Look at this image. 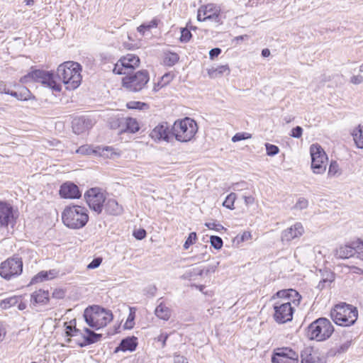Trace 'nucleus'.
<instances>
[{
    "instance_id": "obj_45",
    "label": "nucleus",
    "mask_w": 363,
    "mask_h": 363,
    "mask_svg": "<svg viewBox=\"0 0 363 363\" xmlns=\"http://www.w3.org/2000/svg\"><path fill=\"white\" fill-rule=\"evenodd\" d=\"M230 188L233 191H242L248 189V184L244 181L233 183Z\"/></svg>"
},
{
    "instance_id": "obj_1",
    "label": "nucleus",
    "mask_w": 363,
    "mask_h": 363,
    "mask_svg": "<svg viewBox=\"0 0 363 363\" xmlns=\"http://www.w3.org/2000/svg\"><path fill=\"white\" fill-rule=\"evenodd\" d=\"M276 296L278 298H284V300L277 301L274 305V318L278 323H285L291 321L293 318L294 308L291 301L294 304L299 303L301 296L294 289L279 291Z\"/></svg>"
},
{
    "instance_id": "obj_41",
    "label": "nucleus",
    "mask_w": 363,
    "mask_h": 363,
    "mask_svg": "<svg viewBox=\"0 0 363 363\" xmlns=\"http://www.w3.org/2000/svg\"><path fill=\"white\" fill-rule=\"evenodd\" d=\"M210 242L216 250H220L223 246V240L218 236L211 235L210 238Z\"/></svg>"
},
{
    "instance_id": "obj_42",
    "label": "nucleus",
    "mask_w": 363,
    "mask_h": 363,
    "mask_svg": "<svg viewBox=\"0 0 363 363\" xmlns=\"http://www.w3.org/2000/svg\"><path fill=\"white\" fill-rule=\"evenodd\" d=\"M197 240V236H196V233L193 232V233H191L187 239L186 240L184 244V248L185 250H187L189 249V247L192 245L193 244H194L196 242V240Z\"/></svg>"
},
{
    "instance_id": "obj_62",
    "label": "nucleus",
    "mask_w": 363,
    "mask_h": 363,
    "mask_svg": "<svg viewBox=\"0 0 363 363\" xmlns=\"http://www.w3.org/2000/svg\"><path fill=\"white\" fill-rule=\"evenodd\" d=\"M349 268H350V272H352V273L357 274H363V269L359 268V267H358L351 266Z\"/></svg>"
},
{
    "instance_id": "obj_59",
    "label": "nucleus",
    "mask_w": 363,
    "mask_h": 363,
    "mask_svg": "<svg viewBox=\"0 0 363 363\" xmlns=\"http://www.w3.org/2000/svg\"><path fill=\"white\" fill-rule=\"evenodd\" d=\"M221 52V50L218 48H213L209 52V56L211 59H213L218 57Z\"/></svg>"
},
{
    "instance_id": "obj_35",
    "label": "nucleus",
    "mask_w": 363,
    "mask_h": 363,
    "mask_svg": "<svg viewBox=\"0 0 363 363\" xmlns=\"http://www.w3.org/2000/svg\"><path fill=\"white\" fill-rule=\"evenodd\" d=\"M18 300L19 298L16 296L5 298L1 301L0 306L4 309L9 308L15 306L18 303Z\"/></svg>"
},
{
    "instance_id": "obj_16",
    "label": "nucleus",
    "mask_w": 363,
    "mask_h": 363,
    "mask_svg": "<svg viewBox=\"0 0 363 363\" xmlns=\"http://www.w3.org/2000/svg\"><path fill=\"white\" fill-rule=\"evenodd\" d=\"M150 136L156 142L165 141L169 143L172 138L167 123H162L155 126L151 131Z\"/></svg>"
},
{
    "instance_id": "obj_55",
    "label": "nucleus",
    "mask_w": 363,
    "mask_h": 363,
    "mask_svg": "<svg viewBox=\"0 0 363 363\" xmlns=\"http://www.w3.org/2000/svg\"><path fill=\"white\" fill-rule=\"evenodd\" d=\"M205 225L211 230H215L216 231H219L220 230H223L224 228L220 225L217 224L216 223H206Z\"/></svg>"
},
{
    "instance_id": "obj_36",
    "label": "nucleus",
    "mask_w": 363,
    "mask_h": 363,
    "mask_svg": "<svg viewBox=\"0 0 363 363\" xmlns=\"http://www.w3.org/2000/svg\"><path fill=\"white\" fill-rule=\"evenodd\" d=\"M354 250L356 252V257L363 261V240L358 239L354 241Z\"/></svg>"
},
{
    "instance_id": "obj_31",
    "label": "nucleus",
    "mask_w": 363,
    "mask_h": 363,
    "mask_svg": "<svg viewBox=\"0 0 363 363\" xmlns=\"http://www.w3.org/2000/svg\"><path fill=\"white\" fill-rule=\"evenodd\" d=\"M322 276V279L318 285V288L320 290L325 288L326 286H328L334 281L335 279L333 273L328 271L323 273Z\"/></svg>"
},
{
    "instance_id": "obj_37",
    "label": "nucleus",
    "mask_w": 363,
    "mask_h": 363,
    "mask_svg": "<svg viewBox=\"0 0 363 363\" xmlns=\"http://www.w3.org/2000/svg\"><path fill=\"white\" fill-rule=\"evenodd\" d=\"M135 312H134V308H130V314L126 320V321L125 322L124 325H123V328L125 329H132L133 327H134V325H135Z\"/></svg>"
},
{
    "instance_id": "obj_23",
    "label": "nucleus",
    "mask_w": 363,
    "mask_h": 363,
    "mask_svg": "<svg viewBox=\"0 0 363 363\" xmlns=\"http://www.w3.org/2000/svg\"><path fill=\"white\" fill-rule=\"evenodd\" d=\"M94 155L104 158L115 159L120 156V152L112 147H96L94 150Z\"/></svg>"
},
{
    "instance_id": "obj_57",
    "label": "nucleus",
    "mask_w": 363,
    "mask_h": 363,
    "mask_svg": "<svg viewBox=\"0 0 363 363\" xmlns=\"http://www.w3.org/2000/svg\"><path fill=\"white\" fill-rule=\"evenodd\" d=\"M246 138H248V136H245V133H236L233 138H232V141L235 143V142H238V141H240V140H245Z\"/></svg>"
},
{
    "instance_id": "obj_12",
    "label": "nucleus",
    "mask_w": 363,
    "mask_h": 363,
    "mask_svg": "<svg viewBox=\"0 0 363 363\" xmlns=\"http://www.w3.org/2000/svg\"><path fill=\"white\" fill-rule=\"evenodd\" d=\"M84 197L91 209L98 214L102 212L106 198L101 189L91 188L85 193Z\"/></svg>"
},
{
    "instance_id": "obj_5",
    "label": "nucleus",
    "mask_w": 363,
    "mask_h": 363,
    "mask_svg": "<svg viewBox=\"0 0 363 363\" xmlns=\"http://www.w3.org/2000/svg\"><path fill=\"white\" fill-rule=\"evenodd\" d=\"M330 317L335 324L340 326L352 325L358 317L356 307L342 303L337 304L330 311Z\"/></svg>"
},
{
    "instance_id": "obj_9",
    "label": "nucleus",
    "mask_w": 363,
    "mask_h": 363,
    "mask_svg": "<svg viewBox=\"0 0 363 363\" xmlns=\"http://www.w3.org/2000/svg\"><path fill=\"white\" fill-rule=\"evenodd\" d=\"M334 332L331 322L325 318H320L313 321L308 328V335L311 339L323 341L329 338Z\"/></svg>"
},
{
    "instance_id": "obj_50",
    "label": "nucleus",
    "mask_w": 363,
    "mask_h": 363,
    "mask_svg": "<svg viewBox=\"0 0 363 363\" xmlns=\"http://www.w3.org/2000/svg\"><path fill=\"white\" fill-rule=\"evenodd\" d=\"M303 134V128L301 126H296L291 130L290 135L295 138H300Z\"/></svg>"
},
{
    "instance_id": "obj_44",
    "label": "nucleus",
    "mask_w": 363,
    "mask_h": 363,
    "mask_svg": "<svg viewBox=\"0 0 363 363\" xmlns=\"http://www.w3.org/2000/svg\"><path fill=\"white\" fill-rule=\"evenodd\" d=\"M179 60V56L176 53H169L165 57V62L169 65H174Z\"/></svg>"
},
{
    "instance_id": "obj_19",
    "label": "nucleus",
    "mask_w": 363,
    "mask_h": 363,
    "mask_svg": "<svg viewBox=\"0 0 363 363\" xmlns=\"http://www.w3.org/2000/svg\"><path fill=\"white\" fill-rule=\"evenodd\" d=\"M304 228L303 225L298 222L294 225L284 230L281 233V240L289 242L294 238H298L303 235Z\"/></svg>"
},
{
    "instance_id": "obj_48",
    "label": "nucleus",
    "mask_w": 363,
    "mask_h": 363,
    "mask_svg": "<svg viewBox=\"0 0 363 363\" xmlns=\"http://www.w3.org/2000/svg\"><path fill=\"white\" fill-rule=\"evenodd\" d=\"M191 37V32L186 28H182L181 30L180 40L182 42H187Z\"/></svg>"
},
{
    "instance_id": "obj_7",
    "label": "nucleus",
    "mask_w": 363,
    "mask_h": 363,
    "mask_svg": "<svg viewBox=\"0 0 363 363\" xmlns=\"http://www.w3.org/2000/svg\"><path fill=\"white\" fill-rule=\"evenodd\" d=\"M86 323L91 328L99 329L105 327L113 319L112 313L99 306L86 308L84 312Z\"/></svg>"
},
{
    "instance_id": "obj_17",
    "label": "nucleus",
    "mask_w": 363,
    "mask_h": 363,
    "mask_svg": "<svg viewBox=\"0 0 363 363\" xmlns=\"http://www.w3.org/2000/svg\"><path fill=\"white\" fill-rule=\"evenodd\" d=\"M60 195L64 199H79L81 196V192L79 187L72 182H65L61 185L60 189Z\"/></svg>"
},
{
    "instance_id": "obj_10",
    "label": "nucleus",
    "mask_w": 363,
    "mask_h": 363,
    "mask_svg": "<svg viewBox=\"0 0 363 363\" xmlns=\"http://www.w3.org/2000/svg\"><path fill=\"white\" fill-rule=\"evenodd\" d=\"M311 168L315 174H323L326 169L327 155L318 144H313L310 147Z\"/></svg>"
},
{
    "instance_id": "obj_28",
    "label": "nucleus",
    "mask_w": 363,
    "mask_h": 363,
    "mask_svg": "<svg viewBox=\"0 0 363 363\" xmlns=\"http://www.w3.org/2000/svg\"><path fill=\"white\" fill-rule=\"evenodd\" d=\"M352 340H347L339 346L331 348L328 352V355L335 357L345 353L352 345Z\"/></svg>"
},
{
    "instance_id": "obj_58",
    "label": "nucleus",
    "mask_w": 363,
    "mask_h": 363,
    "mask_svg": "<svg viewBox=\"0 0 363 363\" xmlns=\"http://www.w3.org/2000/svg\"><path fill=\"white\" fill-rule=\"evenodd\" d=\"M174 363H189L187 359L182 355L176 354L174 357Z\"/></svg>"
},
{
    "instance_id": "obj_38",
    "label": "nucleus",
    "mask_w": 363,
    "mask_h": 363,
    "mask_svg": "<svg viewBox=\"0 0 363 363\" xmlns=\"http://www.w3.org/2000/svg\"><path fill=\"white\" fill-rule=\"evenodd\" d=\"M236 199V194L235 193H230L225 199V201L223 203V205L229 208V209H233L234 208V203Z\"/></svg>"
},
{
    "instance_id": "obj_24",
    "label": "nucleus",
    "mask_w": 363,
    "mask_h": 363,
    "mask_svg": "<svg viewBox=\"0 0 363 363\" xmlns=\"http://www.w3.org/2000/svg\"><path fill=\"white\" fill-rule=\"evenodd\" d=\"M354 255H356L354 250V241L350 245H345L340 246L336 250L335 256L340 259H347Z\"/></svg>"
},
{
    "instance_id": "obj_2",
    "label": "nucleus",
    "mask_w": 363,
    "mask_h": 363,
    "mask_svg": "<svg viewBox=\"0 0 363 363\" xmlns=\"http://www.w3.org/2000/svg\"><path fill=\"white\" fill-rule=\"evenodd\" d=\"M136 58L133 55L128 54L122 57L113 68V72L123 74L122 79L123 86L128 91L136 90Z\"/></svg>"
},
{
    "instance_id": "obj_29",
    "label": "nucleus",
    "mask_w": 363,
    "mask_h": 363,
    "mask_svg": "<svg viewBox=\"0 0 363 363\" xmlns=\"http://www.w3.org/2000/svg\"><path fill=\"white\" fill-rule=\"evenodd\" d=\"M84 331L88 334V335L84 337V342L79 345L81 347H84L86 345L97 342L102 337L101 334L95 333L88 328H86Z\"/></svg>"
},
{
    "instance_id": "obj_14",
    "label": "nucleus",
    "mask_w": 363,
    "mask_h": 363,
    "mask_svg": "<svg viewBox=\"0 0 363 363\" xmlns=\"http://www.w3.org/2000/svg\"><path fill=\"white\" fill-rule=\"evenodd\" d=\"M18 218V211L11 205L0 202V225L1 227H13Z\"/></svg>"
},
{
    "instance_id": "obj_8",
    "label": "nucleus",
    "mask_w": 363,
    "mask_h": 363,
    "mask_svg": "<svg viewBox=\"0 0 363 363\" xmlns=\"http://www.w3.org/2000/svg\"><path fill=\"white\" fill-rule=\"evenodd\" d=\"M20 81L23 84L41 83L43 86L55 91L61 90V84L55 79L53 74L45 70H33L21 77Z\"/></svg>"
},
{
    "instance_id": "obj_47",
    "label": "nucleus",
    "mask_w": 363,
    "mask_h": 363,
    "mask_svg": "<svg viewBox=\"0 0 363 363\" xmlns=\"http://www.w3.org/2000/svg\"><path fill=\"white\" fill-rule=\"evenodd\" d=\"M308 201L304 199V198H300L296 205H295V208H297V209H299V210H303V209H305L308 207Z\"/></svg>"
},
{
    "instance_id": "obj_39",
    "label": "nucleus",
    "mask_w": 363,
    "mask_h": 363,
    "mask_svg": "<svg viewBox=\"0 0 363 363\" xmlns=\"http://www.w3.org/2000/svg\"><path fill=\"white\" fill-rule=\"evenodd\" d=\"M46 280H49L47 272L41 271L32 278L30 284H37Z\"/></svg>"
},
{
    "instance_id": "obj_13",
    "label": "nucleus",
    "mask_w": 363,
    "mask_h": 363,
    "mask_svg": "<svg viewBox=\"0 0 363 363\" xmlns=\"http://www.w3.org/2000/svg\"><path fill=\"white\" fill-rule=\"evenodd\" d=\"M272 362L298 363V354L289 347L277 348L274 352Z\"/></svg>"
},
{
    "instance_id": "obj_40",
    "label": "nucleus",
    "mask_w": 363,
    "mask_h": 363,
    "mask_svg": "<svg viewBox=\"0 0 363 363\" xmlns=\"http://www.w3.org/2000/svg\"><path fill=\"white\" fill-rule=\"evenodd\" d=\"M18 100L27 101L31 98V93L26 87H21L18 91Z\"/></svg>"
},
{
    "instance_id": "obj_4",
    "label": "nucleus",
    "mask_w": 363,
    "mask_h": 363,
    "mask_svg": "<svg viewBox=\"0 0 363 363\" xmlns=\"http://www.w3.org/2000/svg\"><path fill=\"white\" fill-rule=\"evenodd\" d=\"M62 220L65 225L70 229L82 228L89 220L88 210L78 205L66 206L62 213Z\"/></svg>"
},
{
    "instance_id": "obj_49",
    "label": "nucleus",
    "mask_w": 363,
    "mask_h": 363,
    "mask_svg": "<svg viewBox=\"0 0 363 363\" xmlns=\"http://www.w3.org/2000/svg\"><path fill=\"white\" fill-rule=\"evenodd\" d=\"M102 258L101 257H96L86 267L88 269H94L100 266V264L102 262Z\"/></svg>"
},
{
    "instance_id": "obj_51",
    "label": "nucleus",
    "mask_w": 363,
    "mask_h": 363,
    "mask_svg": "<svg viewBox=\"0 0 363 363\" xmlns=\"http://www.w3.org/2000/svg\"><path fill=\"white\" fill-rule=\"evenodd\" d=\"M79 333V330L77 329L75 326L68 325L66 328V334L67 336H75Z\"/></svg>"
},
{
    "instance_id": "obj_43",
    "label": "nucleus",
    "mask_w": 363,
    "mask_h": 363,
    "mask_svg": "<svg viewBox=\"0 0 363 363\" xmlns=\"http://www.w3.org/2000/svg\"><path fill=\"white\" fill-rule=\"evenodd\" d=\"M265 147H266L267 155L269 156H274L277 154H278L279 152V148L277 145L269 144V143H266Z\"/></svg>"
},
{
    "instance_id": "obj_26",
    "label": "nucleus",
    "mask_w": 363,
    "mask_h": 363,
    "mask_svg": "<svg viewBox=\"0 0 363 363\" xmlns=\"http://www.w3.org/2000/svg\"><path fill=\"white\" fill-rule=\"evenodd\" d=\"M118 127L121 128L120 133L130 132L134 133L136 131V121L129 117L123 118L119 121Z\"/></svg>"
},
{
    "instance_id": "obj_3",
    "label": "nucleus",
    "mask_w": 363,
    "mask_h": 363,
    "mask_svg": "<svg viewBox=\"0 0 363 363\" xmlns=\"http://www.w3.org/2000/svg\"><path fill=\"white\" fill-rule=\"evenodd\" d=\"M81 72L82 67L78 62L67 61L58 66L57 75L62 79L67 89L74 90L81 84Z\"/></svg>"
},
{
    "instance_id": "obj_6",
    "label": "nucleus",
    "mask_w": 363,
    "mask_h": 363,
    "mask_svg": "<svg viewBox=\"0 0 363 363\" xmlns=\"http://www.w3.org/2000/svg\"><path fill=\"white\" fill-rule=\"evenodd\" d=\"M197 131V123L189 117L176 121L172 128V135L181 143H187L193 140Z\"/></svg>"
},
{
    "instance_id": "obj_15",
    "label": "nucleus",
    "mask_w": 363,
    "mask_h": 363,
    "mask_svg": "<svg viewBox=\"0 0 363 363\" xmlns=\"http://www.w3.org/2000/svg\"><path fill=\"white\" fill-rule=\"evenodd\" d=\"M220 9L214 4H210L201 6L198 10L197 19L199 21L210 20L219 21Z\"/></svg>"
},
{
    "instance_id": "obj_52",
    "label": "nucleus",
    "mask_w": 363,
    "mask_h": 363,
    "mask_svg": "<svg viewBox=\"0 0 363 363\" xmlns=\"http://www.w3.org/2000/svg\"><path fill=\"white\" fill-rule=\"evenodd\" d=\"M350 82L354 85L360 84L363 82V76L361 74L353 75L350 77Z\"/></svg>"
},
{
    "instance_id": "obj_32",
    "label": "nucleus",
    "mask_w": 363,
    "mask_h": 363,
    "mask_svg": "<svg viewBox=\"0 0 363 363\" xmlns=\"http://www.w3.org/2000/svg\"><path fill=\"white\" fill-rule=\"evenodd\" d=\"M155 315L160 319L167 320L170 317V310L165 305L160 303L155 311Z\"/></svg>"
},
{
    "instance_id": "obj_54",
    "label": "nucleus",
    "mask_w": 363,
    "mask_h": 363,
    "mask_svg": "<svg viewBox=\"0 0 363 363\" xmlns=\"http://www.w3.org/2000/svg\"><path fill=\"white\" fill-rule=\"evenodd\" d=\"M65 296V292L61 289H56L52 292V297L57 299L63 298Z\"/></svg>"
},
{
    "instance_id": "obj_20",
    "label": "nucleus",
    "mask_w": 363,
    "mask_h": 363,
    "mask_svg": "<svg viewBox=\"0 0 363 363\" xmlns=\"http://www.w3.org/2000/svg\"><path fill=\"white\" fill-rule=\"evenodd\" d=\"M93 125L92 121L89 118H79L73 121L72 128L75 133L80 134L90 129Z\"/></svg>"
},
{
    "instance_id": "obj_53",
    "label": "nucleus",
    "mask_w": 363,
    "mask_h": 363,
    "mask_svg": "<svg viewBox=\"0 0 363 363\" xmlns=\"http://www.w3.org/2000/svg\"><path fill=\"white\" fill-rule=\"evenodd\" d=\"M173 79V75L170 73H167L164 74L161 78V82L162 84H161V86H164L167 84H168Z\"/></svg>"
},
{
    "instance_id": "obj_27",
    "label": "nucleus",
    "mask_w": 363,
    "mask_h": 363,
    "mask_svg": "<svg viewBox=\"0 0 363 363\" xmlns=\"http://www.w3.org/2000/svg\"><path fill=\"white\" fill-rule=\"evenodd\" d=\"M354 143L357 148H363V126L358 125L351 131Z\"/></svg>"
},
{
    "instance_id": "obj_61",
    "label": "nucleus",
    "mask_w": 363,
    "mask_h": 363,
    "mask_svg": "<svg viewBox=\"0 0 363 363\" xmlns=\"http://www.w3.org/2000/svg\"><path fill=\"white\" fill-rule=\"evenodd\" d=\"M150 106L147 103L138 101V110L147 111Z\"/></svg>"
},
{
    "instance_id": "obj_56",
    "label": "nucleus",
    "mask_w": 363,
    "mask_h": 363,
    "mask_svg": "<svg viewBox=\"0 0 363 363\" xmlns=\"http://www.w3.org/2000/svg\"><path fill=\"white\" fill-rule=\"evenodd\" d=\"M215 72H218L220 74H224V73H226L228 74L230 73V69H229V67L226 65H220L216 69Z\"/></svg>"
},
{
    "instance_id": "obj_11",
    "label": "nucleus",
    "mask_w": 363,
    "mask_h": 363,
    "mask_svg": "<svg viewBox=\"0 0 363 363\" xmlns=\"http://www.w3.org/2000/svg\"><path fill=\"white\" fill-rule=\"evenodd\" d=\"M22 271L23 262L18 257L9 258L0 265V276L8 280L20 275Z\"/></svg>"
},
{
    "instance_id": "obj_22",
    "label": "nucleus",
    "mask_w": 363,
    "mask_h": 363,
    "mask_svg": "<svg viewBox=\"0 0 363 363\" xmlns=\"http://www.w3.org/2000/svg\"><path fill=\"white\" fill-rule=\"evenodd\" d=\"M49 301V292L43 289L35 291L30 296V303L33 306L45 305Z\"/></svg>"
},
{
    "instance_id": "obj_46",
    "label": "nucleus",
    "mask_w": 363,
    "mask_h": 363,
    "mask_svg": "<svg viewBox=\"0 0 363 363\" xmlns=\"http://www.w3.org/2000/svg\"><path fill=\"white\" fill-rule=\"evenodd\" d=\"M94 149H91L89 145H82L76 150V153L81 155H91L94 154Z\"/></svg>"
},
{
    "instance_id": "obj_30",
    "label": "nucleus",
    "mask_w": 363,
    "mask_h": 363,
    "mask_svg": "<svg viewBox=\"0 0 363 363\" xmlns=\"http://www.w3.org/2000/svg\"><path fill=\"white\" fill-rule=\"evenodd\" d=\"M158 25V21L155 18L152 19L151 21L148 23H143L138 27V31L142 33L143 35L150 36V29L152 28H156Z\"/></svg>"
},
{
    "instance_id": "obj_25",
    "label": "nucleus",
    "mask_w": 363,
    "mask_h": 363,
    "mask_svg": "<svg viewBox=\"0 0 363 363\" xmlns=\"http://www.w3.org/2000/svg\"><path fill=\"white\" fill-rule=\"evenodd\" d=\"M136 348V338L135 337H126L121 342L120 345L115 349L114 352L117 353L120 351L122 352H133Z\"/></svg>"
},
{
    "instance_id": "obj_21",
    "label": "nucleus",
    "mask_w": 363,
    "mask_h": 363,
    "mask_svg": "<svg viewBox=\"0 0 363 363\" xmlns=\"http://www.w3.org/2000/svg\"><path fill=\"white\" fill-rule=\"evenodd\" d=\"M105 212L107 214L118 216L123 212V207L113 198H106L104 204Z\"/></svg>"
},
{
    "instance_id": "obj_33",
    "label": "nucleus",
    "mask_w": 363,
    "mask_h": 363,
    "mask_svg": "<svg viewBox=\"0 0 363 363\" xmlns=\"http://www.w3.org/2000/svg\"><path fill=\"white\" fill-rule=\"evenodd\" d=\"M149 79L150 77L147 71L138 72V91L148 82Z\"/></svg>"
},
{
    "instance_id": "obj_34",
    "label": "nucleus",
    "mask_w": 363,
    "mask_h": 363,
    "mask_svg": "<svg viewBox=\"0 0 363 363\" xmlns=\"http://www.w3.org/2000/svg\"><path fill=\"white\" fill-rule=\"evenodd\" d=\"M342 174L341 169L336 161H332L330 162L328 175L330 177H337Z\"/></svg>"
},
{
    "instance_id": "obj_63",
    "label": "nucleus",
    "mask_w": 363,
    "mask_h": 363,
    "mask_svg": "<svg viewBox=\"0 0 363 363\" xmlns=\"http://www.w3.org/2000/svg\"><path fill=\"white\" fill-rule=\"evenodd\" d=\"M243 199L247 206L251 205L255 202V198L252 196H244Z\"/></svg>"
},
{
    "instance_id": "obj_64",
    "label": "nucleus",
    "mask_w": 363,
    "mask_h": 363,
    "mask_svg": "<svg viewBox=\"0 0 363 363\" xmlns=\"http://www.w3.org/2000/svg\"><path fill=\"white\" fill-rule=\"evenodd\" d=\"M156 292V288L155 286L149 285L147 288V294L150 296H154Z\"/></svg>"
},
{
    "instance_id": "obj_60",
    "label": "nucleus",
    "mask_w": 363,
    "mask_h": 363,
    "mask_svg": "<svg viewBox=\"0 0 363 363\" xmlns=\"http://www.w3.org/2000/svg\"><path fill=\"white\" fill-rule=\"evenodd\" d=\"M45 272L48 274L49 280L55 278L59 274V272L56 269H50L49 271H45Z\"/></svg>"
},
{
    "instance_id": "obj_18",
    "label": "nucleus",
    "mask_w": 363,
    "mask_h": 363,
    "mask_svg": "<svg viewBox=\"0 0 363 363\" xmlns=\"http://www.w3.org/2000/svg\"><path fill=\"white\" fill-rule=\"evenodd\" d=\"M301 363H325V359L320 357L317 350L308 347L304 348L301 354Z\"/></svg>"
}]
</instances>
